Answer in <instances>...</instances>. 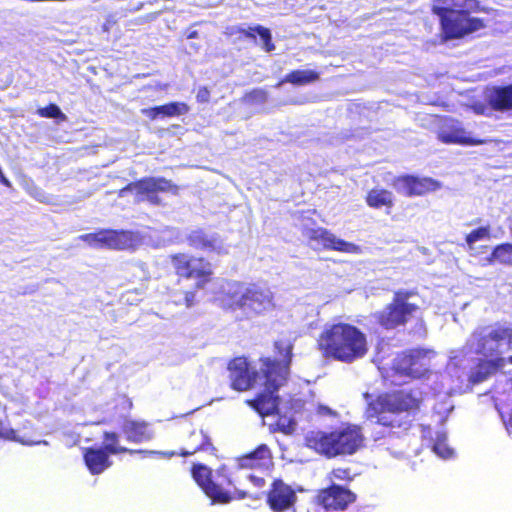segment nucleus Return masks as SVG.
<instances>
[{
	"instance_id": "1",
	"label": "nucleus",
	"mask_w": 512,
	"mask_h": 512,
	"mask_svg": "<svg viewBox=\"0 0 512 512\" xmlns=\"http://www.w3.org/2000/svg\"><path fill=\"white\" fill-rule=\"evenodd\" d=\"M421 404V397L412 389L378 394L367 403L364 411L369 438L385 442L408 435Z\"/></svg>"
},
{
	"instance_id": "2",
	"label": "nucleus",
	"mask_w": 512,
	"mask_h": 512,
	"mask_svg": "<svg viewBox=\"0 0 512 512\" xmlns=\"http://www.w3.org/2000/svg\"><path fill=\"white\" fill-rule=\"evenodd\" d=\"M322 356L345 364L364 358L368 351L366 334L348 322H337L324 327L317 338Z\"/></svg>"
},
{
	"instance_id": "3",
	"label": "nucleus",
	"mask_w": 512,
	"mask_h": 512,
	"mask_svg": "<svg viewBox=\"0 0 512 512\" xmlns=\"http://www.w3.org/2000/svg\"><path fill=\"white\" fill-rule=\"evenodd\" d=\"M482 10L479 0H433L431 11L439 18L444 40L461 39L485 27L484 20L472 17Z\"/></svg>"
},
{
	"instance_id": "4",
	"label": "nucleus",
	"mask_w": 512,
	"mask_h": 512,
	"mask_svg": "<svg viewBox=\"0 0 512 512\" xmlns=\"http://www.w3.org/2000/svg\"><path fill=\"white\" fill-rule=\"evenodd\" d=\"M305 445L328 459L351 456L365 445L361 426L346 423L329 431L314 430L305 436Z\"/></svg>"
},
{
	"instance_id": "5",
	"label": "nucleus",
	"mask_w": 512,
	"mask_h": 512,
	"mask_svg": "<svg viewBox=\"0 0 512 512\" xmlns=\"http://www.w3.org/2000/svg\"><path fill=\"white\" fill-rule=\"evenodd\" d=\"M191 475L213 504H228L248 497L245 490L237 487L236 472L225 464L213 471L204 464L196 463L191 467Z\"/></svg>"
},
{
	"instance_id": "6",
	"label": "nucleus",
	"mask_w": 512,
	"mask_h": 512,
	"mask_svg": "<svg viewBox=\"0 0 512 512\" xmlns=\"http://www.w3.org/2000/svg\"><path fill=\"white\" fill-rule=\"evenodd\" d=\"M177 281H192L193 287L183 291V304L190 308L196 304V292L206 289L214 281V265L204 256L176 252L168 256Z\"/></svg>"
},
{
	"instance_id": "7",
	"label": "nucleus",
	"mask_w": 512,
	"mask_h": 512,
	"mask_svg": "<svg viewBox=\"0 0 512 512\" xmlns=\"http://www.w3.org/2000/svg\"><path fill=\"white\" fill-rule=\"evenodd\" d=\"M501 343L512 346V327L496 324L487 335H483L477 340V353L493 358L481 360L478 363L476 370L469 377L472 383L476 384L486 380L505 366L506 360L500 356Z\"/></svg>"
},
{
	"instance_id": "8",
	"label": "nucleus",
	"mask_w": 512,
	"mask_h": 512,
	"mask_svg": "<svg viewBox=\"0 0 512 512\" xmlns=\"http://www.w3.org/2000/svg\"><path fill=\"white\" fill-rule=\"evenodd\" d=\"M417 295L418 292L414 289L394 291L391 301L372 314L375 324L385 331L405 328L421 312L420 306L410 301Z\"/></svg>"
},
{
	"instance_id": "9",
	"label": "nucleus",
	"mask_w": 512,
	"mask_h": 512,
	"mask_svg": "<svg viewBox=\"0 0 512 512\" xmlns=\"http://www.w3.org/2000/svg\"><path fill=\"white\" fill-rule=\"evenodd\" d=\"M261 372L265 381L263 383L265 392L259 393L250 405L263 416L277 412L278 397L273 394L283 384L282 363L270 358L262 359Z\"/></svg>"
},
{
	"instance_id": "10",
	"label": "nucleus",
	"mask_w": 512,
	"mask_h": 512,
	"mask_svg": "<svg viewBox=\"0 0 512 512\" xmlns=\"http://www.w3.org/2000/svg\"><path fill=\"white\" fill-rule=\"evenodd\" d=\"M433 351L411 348L396 353L391 368L395 374L411 378H421L429 373L430 355Z\"/></svg>"
},
{
	"instance_id": "11",
	"label": "nucleus",
	"mask_w": 512,
	"mask_h": 512,
	"mask_svg": "<svg viewBox=\"0 0 512 512\" xmlns=\"http://www.w3.org/2000/svg\"><path fill=\"white\" fill-rule=\"evenodd\" d=\"M126 189H134V195L137 202L147 201L154 206L163 204L159 193H170L178 195L179 186L171 180L164 177H143L141 179L129 182Z\"/></svg>"
},
{
	"instance_id": "12",
	"label": "nucleus",
	"mask_w": 512,
	"mask_h": 512,
	"mask_svg": "<svg viewBox=\"0 0 512 512\" xmlns=\"http://www.w3.org/2000/svg\"><path fill=\"white\" fill-rule=\"evenodd\" d=\"M356 494L337 484L318 490L308 512H340L356 501Z\"/></svg>"
},
{
	"instance_id": "13",
	"label": "nucleus",
	"mask_w": 512,
	"mask_h": 512,
	"mask_svg": "<svg viewBox=\"0 0 512 512\" xmlns=\"http://www.w3.org/2000/svg\"><path fill=\"white\" fill-rule=\"evenodd\" d=\"M92 247L109 250H128L136 245L135 234L128 230L101 229L80 236Z\"/></svg>"
},
{
	"instance_id": "14",
	"label": "nucleus",
	"mask_w": 512,
	"mask_h": 512,
	"mask_svg": "<svg viewBox=\"0 0 512 512\" xmlns=\"http://www.w3.org/2000/svg\"><path fill=\"white\" fill-rule=\"evenodd\" d=\"M231 307L242 310L247 316L259 315L273 307L272 294L268 289L253 285L233 301Z\"/></svg>"
},
{
	"instance_id": "15",
	"label": "nucleus",
	"mask_w": 512,
	"mask_h": 512,
	"mask_svg": "<svg viewBox=\"0 0 512 512\" xmlns=\"http://www.w3.org/2000/svg\"><path fill=\"white\" fill-rule=\"evenodd\" d=\"M485 104H475L477 114L488 115V110L496 112L512 111V83L493 86L485 95Z\"/></svg>"
},
{
	"instance_id": "16",
	"label": "nucleus",
	"mask_w": 512,
	"mask_h": 512,
	"mask_svg": "<svg viewBox=\"0 0 512 512\" xmlns=\"http://www.w3.org/2000/svg\"><path fill=\"white\" fill-rule=\"evenodd\" d=\"M230 386L235 391H247L257 381L258 372L250 371L249 363L244 356H237L228 362Z\"/></svg>"
},
{
	"instance_id": "17",
	"label": "nucleus",
	"mask_w": 512,
	"mask_h": 512,
	"mask_svg": "<svg viewBox=\"0 0 512 512\" xmlns=\"http://www.w3.org/2000/svg\"><path fill=\"white\" fill-rule=\"evenodd\" d=\"M444 121V127L437 133V139L443 144H457L462 146H477L485 144V139L474 138L467 135L466 130L460 125L459 121L440 117Z\"/></svg>"
},
{
	"instance_id": "18",
	"label": "nucleus",
	"mask_w": 512,
	"mask_h": 512,
	"mask_svg": "<svg viewBox=\"0 0 512 512\" xmlns=\"http://www.w3.org/2000/svg\"><path fill=\"white\" fill-rule=\"evenodd\" d=\"M393 184L394 186L400 185L397 190L407 197L423 196L441 187L440 182L431 177H418L408 174L396 177Z\"/></svg>"
},
{
	"instance_id": "19",
	"label": "nucleus",
	"mask_w": 512,
	"mask_h": 512,
	"mask_svg": "<svg viewBox=\"0 0 512 512\" xmlns=\"http://www.w3.org/2000/svg\"><path fill=\"white\" fill-rule=\"evenodd\" d=\"M307 238L324 250H332L343 253H357L359 246L352 242L337 238L332 232L323 227L313 228L307 232Z\"/></svg>"
},
{
	"instance_id": "20",
	"label": "nucleus",
	"mask_w": 512,
	"mask_h": 512,
	"mask_svg": "<svg viewBox=\"0 0 512 512\" xmlns=\"http://www.w3.org/2000/svg\"><path fill=\"white\" fill-rule=\"evenodd\" d=\"M197 453H209L216 455L217 448L214 446L210 436L202 429H193L184 439L178 455L182 457L191 456Z\"/></svg>"
},
{
	"instance_id": "21",
	"label": "nucleus",
	"mask_w": 512,
	"mask_h": 512,
	"mask_svg": "<svg viewBox=\"0 0 512 512\" xmlns=\"http://www.w3.org/2000/svg\"><path fill=\"white\" fill-rule=\"evenodd\" d=\"M238 469H263L272 464V455L266 444H260L253 451L236 458Z\"/></svg>"
},
{
	"instance_id": "22",
	"label": "nucleus",
	"mask_w": 512,
	"mask_h": 512,
	"mask_svg": "<svg viewBox=\"0 0 512 512\" xmlns=\"http://www.w3.org/2000/svg\"><path fill=\"white\" fill-rule=\"evenodd\" d=\"M121 431L128 442L136 444L148 442L154 436L150 424L145 420L125 419Z\"/></svg>"
},
{
	"instance_id": "23",
	"label": "nucleus",
	"mask_w": 512,
	"mask_h": 512,
	"mask_svg": "<svg viewBox=\"0 0 512 512\" xmlns=\"http://www.w3.org/2000/svg\"><path fill=\"white\" fill-rule=\"evenodd\" d=\"M83 460L92 475H99L112 465L110 455L101 447L84 448Z\"/></svg>"
},
{
	"instance_id": "24",
	"label": "nucleus",
	"mask_w": 512,
	"mask_h": 512,
	"mask_svg": "<svg viewBox=\"0 0 512 512\" xmlns=\"http://www.w3.org/2000/svg\"><path fill=\"white\" fill-rule=\"evenodd\" d=\"M236 32L241 38L251 40L255 45L260 46L265 52H271L275 49L270 30L262 25L237 28Z\"/></svg>"
},
{
	"instance_id": "25",
	"label": "nucleus",
	"mask_w": 512,
	"mask_h": 512,
	"mask_svg": "<svg viewBox=\"0 0 512 512\" xmlns=\"http://www.w3.org/2000/svg\"><path fill=\"white\" fill-rule=\"evenodd\" d=\"M189 106L184 102H170L159 106L144 108L142 115L149 120L154 121L159 118L175 117L188 113Z\"/></svg>"
},
{
	"instance_id": "26",
	"label": "nucleus",
	"mask_w": 512,
	"mask_h": 512,
	"mask_svg": "<svg viewBox=\"0 0 512 512\" xmlns=\"http://www.w3.org/2000/svg\"><path fill=\"white\" fill-rule=\"evenodd\" d=\"M186 242L189 247L196 250L220 253L222 248L221 241L216 237L209 236L203 229L192 230L188 233Z\"/></svg>"
},
{
	"instance_id": "27",
	"label": "nucleus",
	"mask_w": 512,
	"mask_h": 512,
	"mask_svg": "<svg viewBox=\"0 0 512 512\" xmlns=\"http://www.w3.org/2000/svg\"><path fill=\"white\" fill-rule=\"evenodd\" d=\"M266 502L273 512H284L288 509V485L281 479H275L267 493Z\"/></svg>"
},
{
	"instance_id": "28",
	"label": "nucleus",
	"mask_w": 512,
	"mask_h": 512,
	"mask_svg": "<svg viewBox=\"0 0 512 512\" xmlns=\"http://www.w3.org/2000/svg\"><path fill=\"white\" fill-rule=\"evenodd\" d=\"M103 446L102 449H105L109 455H117L122 453L133 454H141L142 456H152L157 455L159 452L151 451V450H143V449H128L119 444V435L113 431H105L102 436Z\"/></svg>"
},
{
	"instance_id": "29",
	"label": "nucleus",
	"mask_w": 512,
	"mask_h": 512,
	"mask_svg": "<svg viewBox=\"0 0 512 512\" xmlns=\"http://www.w3.org/2000/svg\"><path fill=\"white\" fill-rule=\"evenodd\" d=\"M365 202L372 209L385 208L389 213L394 207L393 193L385 188H372L365 196Z\"/></svg>"
},
{
	"instance_id": "30",
	"label": "nucleus",
	"mask_w": 512,
	"mask_h": 512,
	"mask_svg": "<svg viewBox=\"0 0 512 512\" xmlns=\"http://www.w3.org/2000/svg\"><path fill=\"white\" fill-rule=\"evenodd\" d=\"M319 79V73L314 70H294L290 72V83L306 85Z\"/></svg>"
},
{
	"instance_id": "31",
	"label": "nucleus",
	"mask_w": 512,
	"mask_h": 512,
	"mask_svg": "<svg viewBox=\"0 0 512 512\" xmlns=\"http://www.w3.org/2000/svg\"><path fill=\"white\" fill-rule=\"evenodd\" d=\"M491 257L500 264L512 265V244L502 243L497 245L493 249Z\"/></svg>"
},
{
	"instance_id": "32",
	"label": "nucleus",
	"mask_w": 512,
	"mask_h": 512,
	"mask_svg": "<svg viewBox=\"0 0 512 512\" xmlns=\"http://www.w3.org/2000/svg\"><path fill=\"white\" fill-rule=\"evenodd\" d=\"M37 114L43 118L60 119L61 121H64L66 119L65 114L55 103H50L45 107L38 108Z\"/></svg>"
},
{
	"instance_id": "33",
	"label": "nucleus",
	"mask_w": 512,
	"mask_h": 512,
	"mask_svg": "<svg viewBox=\"0 0 512 512\" xmlns=\"http://www.w3.org/2000/svg\"><path fill=\"white\" fill-rule=\"evenodd\" d=\"M490 237V229L488 226L486 227H478L471 231L469 234L466 235L465 240L466 243L472 247L473 244L477 241H480L485 238Z\"/></svg>"
},
{
	"instance_id": "34",
	"label": "nucleus",
	"mask_w": 512,
	"mask_h": 512,
	"mask_svg": "<svg viewBox=\"0 0 512 512\" xmlns=\"http://www.w3.org/2000/svg\"><path fill=\"white\" fill-rule=\"evenodd\" d=\"M433 450L436 454L443 458H449L453 454L452 449L448 447L444 437L437 438L434 443Z\"/></svg>"
},
{
	"instance_id": "35",
	"label": "nucleus",
	"mask_w": 512,
	"mask_h": 512,
	"mask_svg": "<svg viewBox=\"0 0 512 512\" xmlns=\"http://www.w3.org/2000/svg\"><path fill=\"white\" fill-rule=\"evenodd\" d=\"M269 428L272 433L288 435V419L279 417L274 423L270 424Z\"/></svg>"
},
{
	"instance_id": "36",
	"label": "nucleus",
	"mask_w": 512,
	"mask_h": 512,
	"mask_svg": "<svg viewBox=\"0 0 512 512\" xmlns=\"http://www.w3.org/2000/svg\"><path fill=\"white\" fill-rule=\"evenodd\" d=\"M331 475L337 480H350V469L349 468H336L331 471Z\"/></svg>"
},
{
	"instance_id": "37",
	"label": "nucleus",
	"mask_w": 512,
	"mask_h": 512,
	"mask_svg": "<svg viewBox=\"0 0 512 512\" xmlns=\"http://www.w3.org/2000/svg\"><path fill=\"white\" fill-rule=\"evenodd\" d=\"M210 97V90L206 86H202L197 90L196 100L198 103H208L210 101Z\"/></svg>"
},
{
	"instance_id": "38",
	"label": "nucleus",
	"mask_w": 512,
	"mask_h": 512,
	"mask_svg": "<svg viewBox=\"0 0 512 512\" xmlns=\"http://www.w3.org/2000/svg\"><path fill=\"white\" fill-rule=\"evenodd\" d=\"M249 479L253 483V485L255 487H257V488H262L266 484V481H265V479L263 477H258V476H255V475H250Z\"/></svg>"
},
{
	"instance_id": "39",
	"label": "nucleus",
	"mask_w": 512,
	"mask_h": 512,
	"mask_svg": "<svg viewBox=\"0 0 512 512\" xmlns=\"http://www.w3.org/2000/svg\"><path fill=\"white\" fill-rule=\"evenodd\" d=\"M318 412L322 415H332L333 414L332 410L326 406H319Z\"/></svg>"
},
{
	"instance_id": "40",
	"label": "nucleus",
	"mask_w": 512,
	"mask_h": 512,
	"mask_svg": "<svg viewBox=\"0 0 512 512\" xmlns=\"http://www.w3.org/2000/svg\"><path fill=\"white\" fill-rule=\"evenodd\" d=\"M295 500H296L295 492L290 488V498H289L290 508H292V506L294 505Z\"/></svg>"
},
{
	"instance_id": "41",
	"label": "nucleus",
	"mask_w": 512,
	"mask_h": 512,
	"mask_svg": "<svg viewBox=\"0 0 512 512\" xmlns=\"http://www.w3.org/2000/svg\"><path fill=\"white\" fill-rule=\"evenodd\" d=\"M179 290L176 288H168L167 293L170 296H176L178 294Z\"/></svg>"
},
{
	"instance_id": "42",
	"label": "nucleus",
	"mask_w": 512,
	"mask_h": 512,
	"mask_svg": "<svg viewBox=\"0 0 512 512\" xmlns=\"http://www.w3.org/2000/svg\"><path fill=\"white\" fill-rule=\"evenodd\" d=\"M125 403H126L127 408H128L129 410H130V409H132V407H133V403H132L131 399L126 398V399H125Z\"/></svg>"
},
{
	"instance_id": "43",
	"label": "nucleus",
	"mask_w": 512,
	"mask_h": 512,
	"mask_svg": "<svg viewBox=\"0 0 512 512\" xmlns=\"http://www.w3.org/2000/svg\"><path fill=\"white\" fill-rule=\"evenodd\" d=\"M133 192L134 193V189H126V186L123 187L121 190H120V195H122L123 193L125 192Z\"/></svg>"
},
{
	"instance_id": "44",
	"label": "nucleus",
	"mask_w": 512,
	"mask_h": 512,
	"mask_svg": "<svg viewBox=\"0 0 512 512\" xmlns=\"http://www.w3.org/2000/svg\"><path fill=\"white\" fill-rule=\"evenodd\" d=\"M289 425H290V434L293 432L294 428H293V425H294V421L293 419L290 418V422H289Z\"/></svg>"
},
{
	"instance_id": "45",
	"label": "nucleus",
	"mask_w": 512,
	"mask_h": 512,
	"mask_svg": "<svg viewBox=\"0 0 512 512\" xmlns=\"http://www.w3.org/2000/svg\"><path fill=\"white\" fill-rule=\"evenodd\" d=\"M256 93H262L261 91H257V90H254L253 92L250 93V95L252 94H256Z\"/></svg>"
},
{
	"instance_id": "46",
	"label": "nucleus",
	"mask_w": 512,
	"mask_h": 512,
	"mask_svg": "<svg viewBox=\"0 0 512 512\" xmlns=\"http://www.w3.org/2000/svg\"><path fill=\"white\" fill-rule=\"evenodd\" d=\"M507 361L512 364V356L508 357Z\"/></svg>"
},
{
	"instance_id": "47",
	"label": "nucleus",
	"mask_w": 512,
	"mask_h": 512,
	"mask_svg": "<svg viewBox=\"0 0 512 512\" xmlns=\"http://www.w3.org/2000/svg\"><path fill=\"white\" fill-rule=\"evenodd\" d=\"M293 407H294V404H292V403L290 402V409H292Z\"/></svg>"
}]
</instances>
